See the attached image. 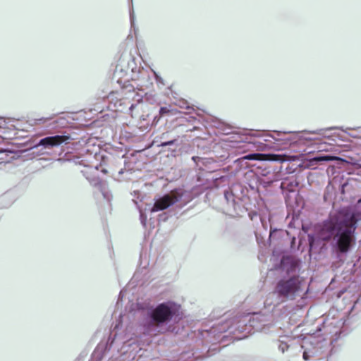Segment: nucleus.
Masks as SVG:
<instances>
[{
  "label": "nucleus",
  "instance_id": "obj_1",
  "mask_svg": "<svg viewBox=\"0 0 361 361\" xmlns=\"http://www.w3.org/2000/svg\"><path fill=\"white\" fill-rule=\"evenodd\" d=\"M361 220V199L354 209L344 207L331 216L322 224L318 235L326 242H329L332 252L337 257L345 255L353 246L354 233L357 222Z\"/></svg>",
  "mask_w": 361,
  "mask_h": 361
},
{
  "label": "nucleus",
  "instance_id": "obj_2",
  "mask_svg": "<svg viewBox=\"0 0 361 361\" xmlns=\"http://www.w3.org/2000/svg\"><path fill=\"white\" fill-rule=\"evenodd\" d=\"M139 326L147 336H157L171 331V324L180 319L181 306L167 300L156 305L139 307Z\"/></svg>",
  "mask_w": 361,
  "mask_h": 361
},
{
  "label": "nucleus",
  "instance_id": "obj_3",
  "mask_svg": "<svg viewBox=\"0 0 361 361\" xmlns=\"http://www.w3.org/2000/svg\"><path fill=\"white\" fill-rule=\"evenodd\" d=\"M105 159H101V162L99 164H94V166H89L84 162V160H81L79 162L80 165H83L85 169L81 171L83 176L88 180L90 184L97 188L101 193L104 199L106 201L108 204V209H111V201L112 200V195L109 191L106 184L101 180L98 176L99 170L101 171L103 173L106 174L107 173V170L103 167L102 161Z\"/></svg>",
  "mask_w": 361,
  "mask_h": 361
},
{
  "label": "nucleus",
  "instance_id": "obj_4",
  "mask_svg": "<svg viewBox=\"0 0 361 361\" xmlns=\"http://www.w3.org/2000/svg\"><path fill=\"white\" fill-rule=\"evenodd\" d=\"M304 280L298 274H294L280 279L275 287L279 297L288 300H294L302 292Z\"/></svg>",
  "mask_w": 361,
  "mask_h": 361
},
{
  "label": "nucleus",
  "instance_id": "obj_5",
  "mask_svg": "<svg viewBox=\"0 0 361 361\" xmlns=\"http://www.w3.org/2000/svg\"><path fill=\"white\" fill-rule=\"evenodd\" d=\"M185 195V192L183 189H175L169 193L155 198L151 212L165 210L178 202H183V204H185L187 200H183Z\"/></svg>",
  "mask_w": 361,
  "mask_h": 361
},
{
  "label": "nucleus",
  "instance_id": "obj_6",
  "mask_svg": "<svg viewBox=\"0 0 361 361\" xmlns=\"http://www.w3.org/2000/svg\"><path fill=\"white\" fill-rule=\"evenodd\" d=\"M272 310H264L259 312L252 313L249 319V325L255 331H266L273 322Z\"/></svg>",
  "mask_w": 361,
  "mask_h": 361
},
{
  "label": "nucleus",
  "instance_id": "obj_7",
  "mask_svg": "<svg viewBox=\"0 0 361 361\" xmlns=\"http://www.w3.org/2000/svg\"><path fill=\"white\" fill-rule=\"evenodd\" d=\"M327 341L324 339L321 340L315 337H310V338L305 339L302 344L303 351V359L309 360L310 357H314L321 354L323 352V348L326 346Z\"/></svg>",
  "mask_w": 361,
  "mask_h": 361
},
{
  "label": "nucleus",
  "instance_id": "obj_8",
  "mask_svg": "<svg viewBox=\"0 0 361 361\" xmlns=\"http://www.w3.org/2000/svg\"><path fill=\"white\" fill-rule=\"evenodd\" d=\"M326 145L325 143L316 144L304 150L305 155L309 158H339L335 155L327 153Z\"/></svg>",
  "mask_w": 361,
  "mask_h": 361
},
{
  "label": "nucleus",
  "instance_id": "obj_9",
  "mask_svg": "<svg viewBox=\"0 0 361 361\" xmlns=\"http://www.w3.org/2000/svg\"><path fill=\"white\" fill-rule=\"evenodd\" d=\"M260 161H279L281 162L285 161H289L290 159H259ZM292 161H302V163H300L298 164L300 167L304 168H309L312 166V164L310 163L314 162L315 164L318 161H331V159H291ZM338 161H341L342 162L346 163V164H350L353 166H361V164L360 163V161L361 159H350V161H349L348 159H338Z\"/></svg>",
  "mask_w": 361,
  "mask_h": 361
},
{
  "label": "nucleus",
  "instance_id": "obj_10",
  "mask_svg": "<svg viewBox=\"0 0 361 361\" xmlns=\"http://www.w3.org/2000/svg\"><path fill=\"white\" fill-rule=\"evenodd\" d=\"M300 261L292 256H283L281 260V266L283 270L288 274L295 273L299 270Z\"/></svg>",
  "mask_w": 361,
  "mask_h": 361
},
{
  "label": "nucleus",
  "instance_id": "obj_11",
  "mask_svg": "<svg viewBox=\"0 0 361 361\" xmlns=\"http://www.w3.org/2000/svg\"><path fill=\"white\" fill-rule=\"evenodd\" d=\"M68 136L66 135H54L44 137L40 140L39 145H42L46 148H51L56 147L66 142Z\"/></svg>",
  "mask_w": 361,
  "mask_h": 361
},
{
  "label": "nucleus",
  "instance_id": "obj_12",
  "mask_svg": "<svg viewBox=\"0 0 361 361\" xmlns=\"http://www.w3.org/2000/svg\"><path fill=\"white\" fill-rule=\"evenodd\" d=\"M224 200L226 202L225 212L232 216L237 214V207H238V204L235 202L233 192L226 190L224 191Z\"/></svg>",
  "mask_w": 361,
  "mask_h": 361
},
{
  "label": "nucleus",
  "instance_id": "obj_13",
  "mask_svg": "<svg viewBox=\"0 0 361 361\" xmlns=\"http://www.w3.org/2000/svg\"><path fill=\"white\" fill-rule=\"evenodd\" d=\"M241 158H300L298 156H287L281 154H249L242 157Z\"/></svg>",
  "mask_w": 361,
  "mask_h": 361
},
{
  "label": "nucleus",
  "instance_id": "obj_14",
  "mask_svg": "<svg viewBox=\"0 0 361 361\" xmlns=\"http://www.w3.org/2000/svg\"><path fill=\"white\" fill-rule=\"evenodd\" d=\"M289 341H290V339L286 336L281 337V338L279 339L278 348L282 353H284L286 350H288L289 348V344L288 343Z\"/></svg>",
  "mask_w": 361,
  "mask_h": 361
},
{
  "label": "nucleus",
  "instance_id": "obj_15",
  "mask_svg": "<svg viewBox=\"0 0 361 361\" xmlns=\"http://www.w3.org/2000/svg\"><path fill=\"white\" fill-rule=\"evenodd\" d=\"M170 112V110L167 107H161L159 110V114L163 116Z\"/></svg>",
  "mask_w": 361,
  "mask_h": 361
},
{
  "label": "nucleus",
  "instance_id": "obj_16",
  "mask_svg": "<svg viewBox=\"0 0 361 361\" xmlns=\"http://www.w3.org/2000/svg\"><path fill=\"white\" fill-rule=\"evenodd\" d=\"M140 221H141V223L142 224L145 226V224H146V221H147V216L145 214H143L141 211L140 212Z\"/></svg>",
  "mask_w": 361,
  "mask_h": 361
},
{
  "label": "nucleus",
  "instance_id": "obj_17",
  "mask_svg": "<svg viewBox=\"0 0 361 361\" xmlns=\"http://www.w3.org/2000/svg\"><path fill=\"white\" fill-rule=\"evenodd\" d=\"M175 142V140H171V141H169V142H163L161 144L162 146H166V145H171V144H173Z\"/></svg>",
  "mask_w": 361,
  "mask_h": 361
},
{
  "label": "nucleus",
  "instance_id": "obj_18",
  "mask_svg": "<svg viewBox=\"0 0 361 361\" xmlns=\"http://www.w3.org/2000/svg\"><path fill=\"white\" fill-rule=\"evenodd\" d=\"M241 160H242V159H235V163H236L237 164H238L240 162V161H241Z\"/></svg>",
  "mask_w": 361,
  "mask_h": 361
},
{
  "label": "nucleus",
  "instance_id": "obj_19",
  "mask_svg": "<svg viewBox=\"0 0 361 361\" xmlns=\"http://www.w3.org/2000/svg\"><path fill=\"white\" fill-rule=\"evenodd\" d=\"M123 297V295H122V291L120 292V294H119V299L120 298H122Z\"/></svg>",
  "mask_w": 361,
  "mask_h": 361
},
{
  "label": "nucleus",
  "instance_id": "obj_20",
  "mask_svg": "<svg viewBox=\"0 0 361 361\" xmlns=\"http://www.w3.org/2000/svg\"><path fill=\"white\" fill-rule=\"evenodd\" d=\"M119 324H120L119 323H118V324H116L115 325V328H116V329L118 328Z\"/></svg>",
  "mask_w": 361,
  "mask_h": 361
},
{
  "label": "nucleus",
  "instance_id": "obj_21",
  "mask_svg": "<svg viewBox=\"0 0 361 361\" xmlns=\"http://www.w3.org/2000/svg\"><path fill=\"white\" fill-rule=\"evenodd\" d=\"M123 173V170L121 169V170L119 171V173Z\"/></svg>",
  "mask_w": 361,
  "mask_h": 361
},
{
  "label": "nucleus",
  "instance_id": "obj_22",
  "mask_svg": "<svg viewBox=\"0 0 361 361\" xmlns=\"http://www.w3.org/2000/svg\"><path fill=\"white\" fill-rule=\"evenodd\" d=\"M133 202H135V204H137V201H135V200H133Z\"/></svg>",
  "mask_w": 361,
  "mask_h": 361
},
{
  "label": "nucleus",
  "instance_id": "obj_23",
  "mask_svg": "<svg viewBox=\"0 0 361 361\" xmlns=\"http://www.w3.org/2000/svg\"><path fill=\"white\" fill-rule=\"evenodd\" d=\"M97 152H96L94 153V157H97Z\"/></svg>",
  "mask_w": 361,
  "mask_h": 361
},
{
  "label": "nucleus",
  "instance_id": "obj_24",
  "mask_svg": "<svg viewBox=\"0 0 361 361\" xmlns=\"http://www.w3.org/2000/svg\"><path fill=\"white\" fill-rule=\"evenodd\" d=\"M192 158L195 159V158H199V157H192Z\"/></svg>",
  "mask_w": 361,
  "mask_h": 361
}]
</instances>
